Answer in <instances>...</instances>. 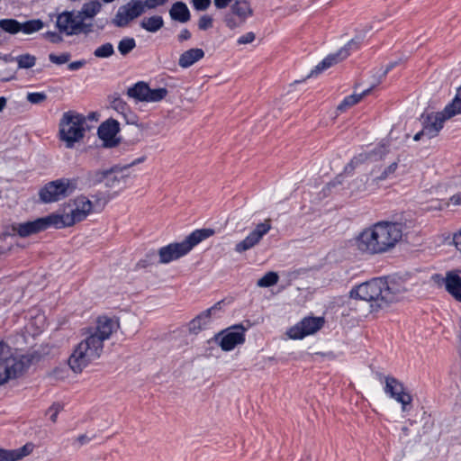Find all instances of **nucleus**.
<instances>
[{
	"label": "nucleus",
	"mask_w": 461,
	"mask_h": 461,
	"mask_svg": "<svg viewBox=\"0 0 461 461\" xmlns=\"http://www.w3.org/2000/svg\"><path fill=\"white\" fill-rule=\"evenodd\" d=\"M60 34L61 33H59V32H47V36L49 37L50 41L53 43H59V42L62 41L63 39Z\"/></svg>",
	"instance_id": "obj_54"
},
{
	"label": "nucleus",
	"mask_w": 461,
	"mask_h": 461,
	"mask_svg": "<svg viewBox=\"0 0 461 461\" xmlns=\"http://www.w3.org/2000/svg\"><path fill=\"white\" fill-rule=\"evenodd\" d=\"M421 119L423 125L422 130L428 139L436 137L443 128L444 122L447 120L442 112L428 113L426 116L422 114Z\"/></svg>",
	"instance_id": "obj_18"
},
{
	"label": "nucleus",
	"mask_w": 461,
	"mask_h": 461,
	"mask_svg": "<svg viewBox=\"0 0 461 461\" xmlns=\"http://www.w3.org/2000/svg\"><path fill=\"white\" fill-rule=\"evenodd\" d=\"M63 410V405L59 402H54L47 411V414L50 415L51 421L56 422L58 415L60 411Z\"/></svg>",
	"instance_id": "obj_44"
},
{
	"label": "nucleus",
	"mask_w": 461,
	"mask_h": 461,
	"mask_svg": "<svg viewBox=\"0 0 461 461\" xmlns=\"http://www.w3.org/2000/svg\"><path fill=\"white\" fill-rule=\"evenodd\" d=\"M86 64V61L85 59L76 60V61L70 62L68 65V68L70 71H76V70L82 68Z\"/></svg>",
	"instance_id": "obj_52"
},
{
	"label": "nucleus",
	"mask_w": 461,
	"mask_h": 461,
	"mask_svg": "<svg viewBox=\"0 0 461 461\" xmlns=\"http://www.w3.org/2000/svg\"><path fill=\"white\" fill-rule=\"evenodd\" d=\"M122 116L128 124H135L137 122V116L131 113L129 108L128 112H126Z\"/></svg>",
	"instance_id": "obj_53"
},
{
	"label": "nucleus",
	"mask_w": 461,
	"mask_h": 461,
	"mask_svg": "<svg viewBox=\"0 0 461 461\" xmlns=\"http://www.w3.org/2000/svg\"><path fill=\"white\" fill-rule=\"evenodd\" d=\"M29 366V361L8 356V346L0 340V385L22 375Z\"/></svg>",
	"instance_id": "obj_7"
},
{
	"label": "nucleus",
	"mask_w": 461,
	"mask_h": 461,
	"mask_svg": "<svg viewBox=\"0 0 461 461\" xmlns=\"http://www.w3.org/2000/svg\"><path fill=\"white\" fill-rule=\"evenodd\" d=\"M77 189L74 178H59L47 183L39 192L40 199L45 203H54L69 196Z\"/></svg>",
	"instance_id": "obj_6"
},
{
	"label": "nucleus",
	"mask_w": 461,
	"mask_h": 461,
	"mask_svg": "<svg viewBox=\"0 0 461 461\" xmlns=\"http://www.w3.org/2000/svg\"><path fill=\"white\" fill-rule=\"evenodd\" d=\"M398 167L397 162H393L391 165H389L387 167L384 168V170L381 173L380 176H378L375 180L382 181L386 178H388L391 175H393L395 170Z\"/></svg>",
	"instance_id": "obj_45"
},
{
	"label": "nucleus",
	"mask_w": 461,
	"mask_h": 461,
	"mask_svg": "<svg viewBox=\"0 0 461 461\" xmlns=\"http://www.w3.org/2000/svg\"><path fill=\"white\" fill-rule=\"evenodd\" d=\"M323 323L324 320L321 317H306L292 327L288 335L293 339H301L315 333L323 326Z\"/></svg>",
	"instance_id": "obj_14"
},
{
	"label": "nucleus",
	"mask_w": 461,
	"mask_h": 461,
	"mask_svg": "<svg viewBox=\"0 0 461 461\" xmlns=\"http://www.w3.org/2000/svg\"><path fill=\"white\" fill-rule=\"evenodd\" d=\"M111 106L116 110L117 112H119L120 113H122V115L128 112V104L121 98V97H115L112 103H111Z\"/></svg>",
	"instance_id": "obj_43"
},
{
	"label": "nucleus",
	"mask_w": 461,
	"mask_h": 461,
	"mask_svg": "<svg viewBox=\"0 0 461 461\" xmlns=\"http://www.w3.org/2000/svg\"><path fill=\"white\" fill-rule=\"evenodd\" d=\"M142 14L143 8L140 0H131L118 8L114 17L112 19V23L115 27L124 28Z\"/></svg>",
	"instance_id": "obj_12"
},
{
	"label": "nucleus",
	"mask_w": 461,
	"mask_h": 461,
	"mask_svg": "<svg viewBox=\"0 0 461 461\" xmlns=\"http://www.w3.org/2000/svg\"><path fill=\"white\" fill-rule=\"evenodd\" d=\"M245 331L242 325H234L217 333L214 339L223 351H230L245 342Z\"/></svg>",
	"instance_id": "obj_11"
},
{
	"label": "nucleus",
	"mask_w": 461,
	"mask_h": 461,
	"mask_svg": "<svg viewBox=\"0 0 461 461\" xmlns=\"http://www.w3.org/2000/svg\"><path fill=\"white\" fill-rule=\"evenodd\" d=\"M88 442H90V438L86 434H82L75 439L74 444H77V446L79 447L85 444H87Z\"/></svg>",
	"instance_id": "obj_55"
},
{
	"label": "nucleus",
	"mask_w": 461,
	"mask_h": 461,
	"mask_svg": "<svg viewBox=\"0 0 461 461\" xmlns=\"http://www.w3.org/2000/svg\"><path fill=\"white\" fill-rule=\"evenodd\" d=\"M270 230L271 221L269 219L265 220L264 222L258 223L244 240L235 245V251L243 253L254 248Z\"/></svg>",
	"instance_id": "obj_15"
},
{
	"label": "nucleus",
	"mask_w": 461,
	"mask_h": 461,
	"mask_svg": "<svg viewBox=\"0 0 461 461\" xmlns=\"http://www.w3.org/2000/svg\"><path fill=\"white\" fill-rule=\"evenodd\" d=\"M423 136H426L425 132H423V130L420 131L419 132H417L414 137H413V140L415 141H418L420 140Z\"/></svg>",
	"instance_id": "obj_63"
},
{
	"label": "nucleus",
	"mask_w": 461,
	"mask_h": 461,
	"mask_svg": "<svg viewBox=\"0 0 461 461\" xmlns=\"http://www.w3.org/2000/svg\"><path fill=\"white\" fill-rule=\"evenodd\" d=\"M363 41V35H357L356 37L351 39L347 43V45L341 48L337 53L328 55L325 59H323L317 66H315L313 69L311 70L307 77L317 76L318 74L330 68L334 64H337L339 61L345 59L349 55L350 50H357L359 48Z\"/></svg>",
	"instance_id": "obj_10"
},
{
	"label": "nucleus",
	"mask_w": 461,
	"mask_h": 461,
	"mask_svg": "<svg viewBox=\"0 0 461 461\" xmlns=\"http://www.w3.org/2000/svg\"><path fill=\"white\" fill-rule=\"evenodd\" d=\"M111 174V170L95 169L88 170L84 175L86 185L88 186L97 185L104 181V179Z\"/></svg>",
	"instance_id": "obj_26"
},
{
	"label": "nucleus",
	"mask_w": 461,
	"mask_h": 461,
	"mask_svg": "<svg viewBox=\"0 0 461 461\" xmlns=\"http://www.w3.org/2000/svg\"><path fill=\"white\" fill-rule=\"evenodd\" d=\"M106 170H111V174L107 176L104 182L107 187H114L115 184L120 182V177L116 175L118 172V167H113Z\"/></svg>",
	"instance_id": "obj_41"
},
{
	"label": "nucleus",
	"mask_w": 461,
	"mask_h": 461,
	"mask_svg": "<svg viewBox=\"0 0 461 461\" xmlns=\"http://www.w3.org/2000/svg\"><path fill=\"white\" fill-rule=\"evenodd\" d=\"M120 131V124L114 119H108L98 127V137L104 141L105 147H115L118 140L115 139Z\"/></svg>",
	"instance_id": "obj_19"
},
{
	"label": "nucleus",
	"mask_w": 461,
	"mask_h": 461,
	"mask_svg": "<svg viewBox=\"0 0 461 461\" xmlns=\"http://www.w3.org/2000/svg\"><path fill=\"white\" fill-rule=\"evenodd\" d=\"M233 16H234V14H232V13H230V14H226L225 19H224L226 25L230 29L236 28L242 23H240V20L238 18L235 19Z\"/></svg>",
	"instance_id": "obj_48"
},
{
	"label": "nucleus",
	"mask_w": 461,
	"mask_h": 461,
	"mask_svg": "<svg viewBox=\"0 0 461 461\" xmlns=\"http://www.w3.org/2000/svg\"><path fill=\"white\" fill-rule=\"evenodd\" d=\"M74 209L64 215L55 214L59 221V229L73 226L84 221L93 211V203L85 195H78L73 200Z\"/></svg>",
	"instance_id": "obj_8"
},
{
	"label": "nucleus",
	"mask_w": 461,
	"mask_h": 461,
	"mask_svg": "<svg viewBox=\"0 0 461 461\" xmlns=\"http://www.w3.org/2000/svg\"><path fill=\"white\" fill-rule=\"evenodd\" d=\"M33 444L27 443L16 449L0 448V461H18L30 455L33 450Z\"/></svg>",
	"instance_id": "obj_21"
},
{
	"label": "nucleus",
	"mask_w": 461,
	"mask_h": 461,
	"mask_svg": "<svg viewBox=\"0 0 461 461\" xmlns=\"http://www.w3.org/2000/svg\"><path fill=\"white\" fill-rule=\"evenodd\" d=\"M101 4L98 1L86 3L80 11H77L79 16L83 18H93L101 10Z\"/></svg>",
	"instance_id": "obj_30"
},
{
	"label": "nucleus",
	"mask_w": 461,
	"mask_h": 461,
	"mask_svg": "<svg viewBox=\"0 0 461 461\" xmlns=\"http://www.w3.org/2000/svg\"><path fill=\"white\" fill-rule=\"evenodd\" d=\"M214 234L212 229H199L190 233L183 241L170 243L160 248L158 251V263L168 264L176 260L187 253L201 241L208 239Z\"/></svg>",
	"instance_id": "obj_4"
},
{
	"label": "nucleus",
	"mask_w": 461,
	"mask_h": 461,
	"mask_svg": "<svg viewBox=\"0 0 461 461\" xmlns=\"http://www.w3.org/2000/svg\"><path fill=\"white\" fill-rule=\"evenodd\" d=\"M389 152L388 146L385 143H381L377 145L373 150H371L366 156V158L371 159H382L384 156Z\"/></svg>",
	"instance_id": "obj_37"
},
{
	"label": "nucleus",
	"mask_w": 461,
	"mask_h": 461,
	"mask_svg": "<svg viewBox=\"0 0 461 461\" xmlns=\"http://www.w3.org/2000/svg\"><path fill=\"white\" fill-rule=\"evenodd\" d=\"M193 6L197 11H205L210 4L211 0H192Z\"/></svg>",
	"instance_id": "obj_49"
},
{
	"label": "nucleus",
	"mask_w": 461,
	"mask_h": 461,
	"mask_svg": "<svg viewBox=\"0 0 461 461\" xmlns=\"http://www.w3.org/2000/svg\"><path fill=\"white\" fill-rule=\"evenodd\" d=\"M454 242L456 244V249L461 252V230L458 234L454 236Z\"/></svg>",
	"instance_id": "obj_61"
},
{
	"label": "nucleus",
	"mask_w": 461,
	"mask_h": 461,
	"mask_svg": "<svg viewBox=\"0 0 461 461\" xmlns=\"http://www.w3.org/2000/svg\"><path fill=\"white\" fill-rule=\"evenodd\" d=\"M204 57V51L199 48H193L183 52L178 59V65L183 68L193 66Z\"/></svg>",
	"instance_id": "obj_22"
},
{
	"label": "nucleus",
	"mask_w": 461,
	"mask_h": 461,
	"mask_svg": "<svg viewBox=\"0 0 461 461\" xmlns=\"http://www.w3.org/2000/svg\"><path fill=\"white\" fill-rule=\"evenodd\" d=\"M255 38H256L255 33L252 32H247L246 34L240 36L237 40V43L240 45L249 44V43H251L252 41H254Z\"/></svg>",
	"instance_id": "obj_50"
},
{
	"label": "nucleus",
	"mask_w": 461,
	"mask_h": 461,
	"mask_svg": "<svg viewBox=\"0 0 461 461\" xmlns=\"http://www.w3.org/2000/svg\"><path fill=\"white\" fill-rule=\"evenodd\" d=\"M86 117L83 114L68 111L63 113L59 122V138L66 147L71 149L81 140L86 131Z\"/></svg>",
	"instance_id": "obj_5"
},
{
	"label": "nucleus",
	"mask_w": 461,
	"mask_h": 461,
	"mask_svg": "<svg viewBox=\"0 0 461 461\" xmlns=\"http://www.w3.org/2000/svg\"><path fill=\"white\" fill-rule=\"evenodd\" d=\"M86 18H83L79 16L78 22H77V35L80 33L88 34L93 32V24L92 23H86L85 20Z\"/></svg>",
	"instance_id": "obj_42"
},
{
	"label": "nucleus",
	"mask_w": 461,
	"mask_h": 461,
	"mask_svg": "<svg viewBox=\"0 0 461 461\" xmlns=\"http://www.w3.org/2000/svg\"><path fill=\"white\" fill-rule=\"evenodd\" d=\"M0 28L8 33L16 34L21 32V23L15 19H2Z\"/></svg>",
	"instance_id": "obj_32"
},
{
	"label": "nucleus",
	"mask_w": 461,
	"mask_h": 461,
	"mask_svg": "<svg viewBox=\"0 0 461 461\" xmlns=\"http://www.w3.org/2000/svg\"><path fill=\"white\" fill-rule=\"evenodd\" d=\"M148 93H149V86L143 81L136 83L127 90L129 97L140 102H147Z\"/></svg>",
	"instance_id": "obj_24"
},
{
	"label": "nucleus",
	"mask_w": 461,
	"mask_h": 461,
	"mask_svg": "<svg viewBox=\"0 0 461 461\" xmlns=\"http://www.w3.org/2000/svg\"><path fill=\"white\" fill-rule=\"evenodd\" d=\"M362 161H363V159H362V158H353V159H352V160L348 164V166H346L345 170H346V171H348V169L353 170V169L355 168V167H356L358 163H360V162H362Z\"/></svg>",
	"instance_id": "obj_59"
},
{
	"label": "nucleus",
	"mask_w": 461,
	"mask_h": 461,
	"mask_svg": "<svg viewBox=\"0 0 461 461\" xmlns=\"http://www.w3.org/2000/svg\"><path fill=\"white\" fill-rule=\"evenodd\" d=\"M402 237V224L393 221H378L365 229L357 239L360 251L383 254L395 247Z\"/></svg>",
	"instance_id": "obj_2"
},
{
	"label": "nucleus",
	"mask_w": 461,
	"mask_h": 461,
	"mask_svg": "<svg viewBox=\"0 0 461 461\" xmlns=\"http://www.w3.org/2000/svg\"><path fill=\"white\" fill-rule=\"evenodd\" d=\"M158 253L155 251H149L146 254V258L144 260L140 261L139 264H142L143 267H146L148 264H153L158 257Z\"/></svg>",
	"instance_id": "obj_51"
},
{
	"label": "nucleus",
	"mask_w": 461,
	"mask_h": 461,
	"mask_svg": "<svg viewBox=\"0 0 461 461\" xmlns=\"http://www.w3.org/2000/svg\"><path fill=\"white\" fill-rule=\"evenodd\" d=\"M79 14L77 11H64L58 14L56 27L59 33L66 36L77 35Z\"/></svg>",
	"instance_id": "obj_17"
},
{
	"label": "nucleus",
	"mask_w": 461,
	"mask_h": 461,
	"mask_svg": "<svg viewBox=\"0 0 461 461\" xmlns=\"http://www.w3.org/2000/svg\"><path fill=\"white\" fill-rule=\"evenodd\" d=\"M59 220L55 217V214H50L46 217L37 218L34 221L13 223L11 225V230L19 237L27 238L31 235L43 231L51 226L56 229H59Z\"/></svg>",
	"instance_id": "obj_9"
},
{
	"label": "nucleus",
	"mask_w": 461,
	"mask_h": 461,
	"mask_svg": "<svg viewBox=\"0 0 461 461\" xmlns=\"http://www.w3.org/2000/svg\"><path fill=\"white\" fill-rule=\"evenodd\" d=\"M212 26V18L207 14L200 17L198 22V28L202 31H206Z\"/></svg>",
	"instance_id": "obj_46"
},
{
	"label": "nucleus",
	"mask_w": 461,
	"mask_h": 461,
	"mask_svg": "<svg viewBox=\"0 0 461 461\" xmlns=\"http://www.w3.org/2000/svg\"><path fill=\"white\" fill-rule=\"evenodd\" d=\"M372 88L373 87L371 86V87L364 90L360 94H353V95L346 96L342 100V102L339 104L338 110L342 112V111H345L347 108L351 107L354 104H357L363 98V96L366 95L367 94H369L371 92Z\"/></svg>",
	"instance_id": "obj_29"
},
{
	"label": "nucleus",
	"mask_w": 461,
	"mask_h": 461,
	"mask_svg": "<svg viewBox=\"0 0 461 461\" xmlns=\"http://www.w3.org/2000/svg\"><path fill=\"white\" fill-rule=\"evenodd\" d=\"M442 113L447 119L461 113V88L456 89V95L451 103L446 105Z\"/></svg>",
	"instance_id": "obj_28"
},
{
	"label": "nucleus",
	"mask_w": 461,
	"mask_h": 461,
	"mask_svg": "<svg viewBox=\"0 0 461 461\" xmlns=\"http://www.w3.org/2000/svg\"><path fill=\"white\" fill-rule=\"evenodd\" d=\"M7 104V99L5 96H0V112H2Z\"/></svg>",
	"instance_id": "obj_62"
},
{
	"label": "nucleus",
	"mask_w": 461,
	"mask_h": 461,
	"mask_svg": "<svg viewBox=\"0 0 461 461\" xmlns=\"http://www.w3.org/2000/svg\"><path fill=\"white\" fill-rule=\"evenodd\" d=\"M140 26L147 31L148 32L156 33L164 26L163 17L160 15H152L149 17H144L140 23Z\"/></svg>",
	"instance_id": "obj_27"
},
{
	"label": "nucleus",
	"mask_w": 461,
	"mask_h": 461,
	"mask_svg": "<svg viewBox=\"0 0 461 461\" xmlns=\"http://www.w3.org/2000/svg\"><path fill=\"white\" fill-rule=\"evenodd\" d=\"M167 93H168V91L165 87H159L157 89L149 88V93H148L147 102H159L167 96Z\"/></svg>",
	"instance_id": "obj_38"
},
{
	"label": "nucleus",
	"mask_w": 461,
	"mask_h": 461,
	"mask_svg": "<svg viewBox=\"0 0 461 461\" xmlns=\"http://www.w3.org/2000/svg\"><path fill=\"white\" fill-rule=\"evenodd\" d=\"M114 54V48L111 42H105L94 50V56L98 59H108Z\"/></svg>",
	"instance_id": "obj_34"
},
{
	"label": "nucleus",
	"mask_w": 461,
	"mask_h": 461,
	"mask_svg": "<svg viewBox=\"0 0 461 461\" xmlns=\"http://www.w3.org/2000/svg\"><path fill=\"white\" fill-rule=\"evenodd\" d=\"M446 290L461 303V271L447 272L444 280Z\"/></svg>",
	"instance_id": "obj_20"
},
{
	"label": "nucleus",
	"mask_w": 461,
	"mask_h": 461,
	"mask_svg": "<svg viewBox=\"0 0 461 461\" xmlns=\"http://www.w3.org/2000/svg\"><path fill=\"white\" fill-rule=\"evenodd\" d=\"M14 59L19 68H31L36 64V58L29 53L19 55Z\"/></svg>",
	"instance_id": "obj_35"
},
{
	"label": "nucleus",
	"mask_w": 461,
	"mask_h": 461,
	"mask_svg": "<svg viewBox=\"0 0 461 461\" xmlns=\"http://www.w3.org/2000/svg\"><path fill=\"white\" fill-rule=\"evenodd\" d=\"M119 324L107 316L96 320L95 328L89 329L87 336L74 349L68 358V366L75 373H81L92 361L99 358L104 349V341L110 339Z\"/></svg>",
	"instance_id": "obj_1"
},
{
	"label": "nucleus",
	"mask_w": 461,
	"mask_h": 461,
	"mask_svg": "<svg viewBox=\"0 0 461 461\" xmlns=\"http://www.w3.org/2000/svg\"><path fill=\"white\" fill-rule=\"evenodd\" d=\"M43 25V22L40 19L29 20L24 23H21V32L24 34H32L41 30Z\"/></svg>",
	"instance_id": "obj_31"
},
{
	"label": "nucleus",
	"mask_w": 461,
	"mask_h": 461,
	"mask_svg": "<svg viewBox=\"0 0 461 461\" xmlns=\"http://www.w3.org/2000/svg\"><path fill=\"white\" fill-rule=\"evenodd\" d=\"M397 64H398V61L390 62L386 66L385 69L383 71L382 77H384L389 71H391L393 68H395L397 66Z\"/></svg>",
	"instance_id": "obj_60"
},
{
	"label": "nucleus",
	"mask_w": 461,
	"mask_h": 461,
	"mask_svg": "<svg viewBox=\"0 0 461 461\" xmlns=\"http://www.w3.org/2000/svg\"><path fill=\"white\" fill-rule=\"evenodd\" d=\"M48 98L47 95L44 92H32L28 93L26 99L32 104H40L46 101Z\"/></svg>",
	"instance_id": "obj_39"
},
{
	"label": "nucleus",
	"mask_w": 461,
	"mask_h": 461,
	"mask_svg": "<svg viewBox=\"0 0 461 461\" xmlns=\"http://www.w3.org/2000/svg\"><path fill=\"white\" fill-rule=\"evenodd\" d=\"M232 0H213L214 5L218 9H223L227 7Z\"/></svg>",
	"instance_id": "obj_58"
},
{
	"label": "nucleus",
	"mask_w": 461,
	"mask_h": 461,
	"mask_svg": "<svg viewBox=\"0 0 461 461\" xmlns=\"http://www.w3.org/2000/svg\"><path fill=\"white\" fill-rule=\"evenodd\" d=\"M384 391L390 398L401 403L402 411L409 410L412 397L409 393L405 392V387L402 383L393 376H385Z\"/></svg>",
	"instance_id": "obj_13"
},
{
	"label": "nucleus",
	"mask_w": 461,
	"mask_h": 461,
	"mask_svg": "<svg viewBox=\"0 0 461 461\" xmlns=\"http://www.w3.org/2000/svg\"><path fill=\"white\" fill-rule=\"evenodd\" d=\"M177 38L180 42L187 41L191 38V32L187 29H183Z\"/></svg>",
	"instance_id": "obj_56"
},
{
	"label": "nucleus",
	"mask_w": 461,
	"mask_h": 461,
	"mask_svg": "<svg viewBox=\"0 0 461 461\" xmlns=\"http://www.w3.org/2000/svg\"><path fill=\"white\" fill-rule=\"evenodd\" d=\"M136 47V41L131 37L122 38L118 43V51L122 56H127Z\"/></svg>",
	"instance_id": "obj_33"
},
{
	"label": "nucleus",
	"mask_w": 461,
	"mask_h": 461,
	"mask_svg": "<svg viewBox=\"0 0 461 461\" xmlns=\"http://www.w3.org/2000/svg\"><path fill=\"white\" fill-rule=\"evenodd\" d=\"M224 300H221L212 307L202 312L188 323V330L191 333L197 334L205 329L212 321V317L222 309Z\"/></svg>",
	"instance_id": "obj_16"
},
{
	"label": "nucleus",
	"mask_w": 461,
	"mask_h": 461,
	"mask_svg": "<svg viewBox=\"0 0 461 461\" xmlns=\"http://www.w3.org/2000/svg\"><path fill=\"white\" fill-rule=\"evenodd\" d=\"M172 20L185 23L191 18L190 11L184 2H176L169 10Z\"/></svg>",
	"instance_id": "obj_23"
},
{
	"label": "nucleus",
	"mask_w": 461,
	"mask_h": 461,
	"mask_svg": "<svg viewBox=\"0 0 461 461\" xmlns=\"http://www.w3.org/2000/svg\"><path fill=\"white\" fill-rule=\"evenodd\" d=\"M71 54L69 52H63L60 55H57L55 53H50L49 55V59L51 63L57 65H62L70 60Z\"/></svg>",
	"instance_id": "obj_40"
},
{
	"label": "nucleus",
	"mask_w": 461,
	"mask_h": 461,
	"mask_svg": "<svg viewBox=\"0 0 461 461\" xmlns=\"http://www.w3.org/2000/svg\"><path fill=\"white\" fill-rule=\"evenodd\" d=\"M13 77H6L5 78V80H9L10 78H12Z\"/></svg>",
	"instance_id": "obj_64"
},
{
	"label": "nucleus",
	"mask_w": 461,
	"mask_h": 461,
	"mask_svg": "<svg viewBox=\"0 0 461 461\" xmlns=\"http://www.w3.org/2000/svg\"><path fill=\"white\" fill-rule=\"evenodd\" d=\"M232 14L238 17L240 23L244 21L252 14L250 5L246 0H238L230 7Z\"/></svg>",
	"instance_id": "obj_25"
},
{
	"label": "nucleus",
	"mask_w": 461,
	"mask_h": 461,
	"mask_svg": "<svg viewBox=\"0 0 461 461\" xmlns=\"http://www.w3.org/2000/svg\"><path fill=\"white\" fill-rule=\"evenodd\" d=\"M405 287L394 279L374 278L355 286L349 292L350 298L370 302L372 311H377L399 300Z\"/></svg>",
	"instance_id": "obj_3"
},
{
	"label": "nucleus",
	"mask_w": 461,
	"mask_h": 461,
	"mask_svg": "<svg viewBox=\"0 0 461 461\" xmlns=\"http://www.w3.org/2000/svg\"><path fill=\"white\" fill-rule=\"evenodd\" d=\"M449 202L451 204L456 205V206L461 205V192L457 193L456 194H453L449 198Z\"/></svg>",
	"instance_id": "obj_57"
},
{
	"label": "nucleus",
	"mask_w": 461,
	"mask_h": 461,
	"mask_svg": "<svg viewBox=\"0 0 461 461\" xmlns=\"http://www.w3.org/2000/svg\"><path fill=\"white\" fill-rule=\"evenodd\" d=\"M279 276L276 272H267L261 278L258 280V286L259 287H270L277 284Z\"/></svg>",
	"instance_id": "obj_36"
},
{
	"label": "nucleus",
	"mask_w": 461,
	"mask_h": 461,
	"mask_svg": "<svg viewBox=\"0 0 461 461\" xmlns=\"http://www.w3.org/2000/svg\"><path fill=\"white\" fill-rule=\"evenodd\" d=\"M140 4L142 5L143 13L145 12V9H154L157 6L162 5L165 4V2H162V0H145L141 1Z\"/></svg>",
	"instance_id": "obj_47"
}]
</instances>
